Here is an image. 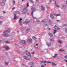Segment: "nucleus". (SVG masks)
Masks as SVG:
<instances>
[{"label":"nucleus","mask_w":67,"mask_h":67,"mask_svg":"<svg viewBox=\"0 0 67 67\" xmlns=\"http://www.w3.org/2000/svg\"><path fill=\"white\" fill-rule=\"evenodd\" d=\"M59 51H60V52H63L64 51V50H63L62 49H60L59 50Z\"/></svg>","instance_id":"obj_32"},{"label":"nucleus","mask_w":67,"mask_h":67,"mask_svg":"<svg viewBox=\"0 0 67 67\" xmlns=\"http://www.w3.org/2000/svg\"><path fill=\"white\" fill-rule=\"evenodd\" d=\"M31 15L32 18V19H36V18L34 17V16H33V14H31Z\"/></svg>","instance_id":"obj_18"},{"label":"nucleus","mask_w":67,"mask_h":67,"mask_svg":"<svg viewBox=\"0 0 67 67\" xmlns=\"http://www.w3.org/2000/svg\"><path fill=\"white\" fill-rule=\"evenodd\" d=\"M17 31V32H19V31Z\"/></svg>","instance_id":"obj_60"},{"label":"nucleus","mask_w":67,"mask_h":67,"mask_svg":"<svg viewBox=\"0 0 67 67\" xmlns=\"http://www.w3.org/2000/svg\"><path fill=\"white\" fill-rule=\"evenodd\" d=\"M27 8L26 7H25L24 8L23 10V14H25L27 12Z\"/></svg>","instance_id":"obj_1"},{"label":"nucleus","mask_w":67,"mask_h":67,"mask_svg":"<svg viewBox=\"0 0 67 67\" xmlns=\"http://www.w3.org/2000/svg\"><path fill=\"white\" fill-rule=\"evenodd\" d=\"M5 48L6 50H8V49H9V48L8 46H7L5 47Z\"/></svg>","instance_id":"obj_26"},{"label":"nucleus","mask_w":67,"mask_h":67,"mask_svg":"<svg viewBox=\"0 0 67 67\" xmlns=\"http://www.w3.org/2000/svg\"><path fill=\"white\" fill-rule=\"evenodd\" d=\"M3 13H5V12L4 11H3Z\"/></svg>","instance_id":"obj_50"},{"label":"nucleus","mask_w":67,"mask_h":67,"mask_svg":"<svg viewBox=\"0 0 67 67\" xmlns=\"http://www.w3.org/2000/svg\"><path fill=\"white\" fill-rule=\"evenodd\" d=\"M9 36V35L5 33L3 35V36L4 37H5V36Z\"/></svg>","instance_id":"obj_10"},{"label":"nucleus","mask_w":67,"mask_h":67,"mask_svg":"<svg viewBox=\"0 0 67 67\" xmlns=\"http://www.w3.org/2000/svg\"><path fill=\"white\" fill-rule=\"evenodd\" d=\"M15 1L14 0H13L12 1V3H13V5H14V4H15Z\"/></svg>","instance_id":"obj_23"},{"label":"nucleus","mask_w":67,"mask_h":67,"mask_svg":"<svg viewBox=\"0 0 67 67\" xmlns=\"http://www.w3.org/2000/svg\"><path fill=\"white\" fill-rule=\"evenodd\" d=\"M48 35L51 37H53V34L51 33H49L48 34Z\"/></svg>","instance_id":"obj_17"},{"label":"nucleus","mask_w":67,"mask_h":67,"mask_svg":"<svg viewBox=\"0 0 67 67\" xmlns=\"http://www.w3.org/2000/svg\"><path fill=\"white\" fill-rule=\"evenodd\" d=\"M30 2H31L32 3H33V1H32V0H30Z\"/></svg>","instance_id":"obj_41"},{"label":"nucleus","mask_w":67,"mask_h":67,"mask_svg":"<svg viewBox=\"0 0 67 67\" xmlns=\"http://www.w3.org/2000/svg\"><path fill=\"white\" fill-rule=\"evenodd\" d=\"M37 3H38V0H36Z\"/></svg>","instance_id":"obj_45"},{"label":"nucleus","mask_w":67,"mask_h":67,"mask_svg":"<svg viewBox=\"0 0 67 67\" xmlns=\"http://www.w3.org/2000/svg\"><path fill=\"white\" fill-rule=\"evenodd\" d=\"M57 56V54H54V56H53L54 58H55Z\"/></svg>","instance_id":"obj_22"},{"label":"nucleus","mask_w":67,"mask_h":67,"mask_svg":"<svg viewBox=\"0 0 67 67\" xmlns=\"http://www.w3.org/2000/svg\"><path fill=\"white\" fill-rule=\"evenodd\" d=\"M63 26H65V27H67V25L66 24L64 25Z\"/></svg>","instance_id":"obj_38"},{"label":"nucleus","mask_w":67,"mask_h":67,"mask_svg":"<svg viewBox=\"0 0 67 67\" xmlns=\"http://www.w3.org/2000/svg\"><path fill=\"white\" fill-rule=\"evenodd\" d=\"M8 64H9V63L8 62H6L5 63V65H8Z\"/></svg>","instance_id":"obj_25"},{"label":"nucleus","mask_w":67,"mask_h":67,"mask_svg":"<svg viewBox=\"0 0 67 67\" xmlns=\"http://www.w3.org/2000/svg\"><path fill=\"white\" fill-rule=\"evenodd\" d=\"M4 42L5 43H10V42H9V40H7V41H4Z\"/></svg>","instance_id":"obj_21"},{"label":"nucleus","mask_w":67,"mask_h":67,"mask_svg":"<svg viewBox=\"0 0 67 67\" xmlns=\"http://www.w3.org/2000/svg\"><path fill=\"white\" fill-rule=\"evenodd\" d=\"M60 14H57L56 15V16H60Z\"/></svg>","instance_id":"obj_33"},{"label":"nucleus","mask_w":67,"mask_h":67,"mask_svg":"<svg viewBox=\"0 0 67 67\" xmlns=\"http://www.w3.org/2000/svg\"><path fill=\"white\" fill-rule=\"evenodd\" d=\"M10 30H11L10 29H7V30H6V32H9L10 31Z\"/></svg>","instance_id":"obj_20"},{"label":"nucleus","mask_w":67,"mask_h":67,"mask_svg":"<svg viewBox=\"0 0 67 67\" xmlns=\"http://www.w3.org/2000/svg\"><path fill=\"white\" fill-rule=\"evenodd\" d=\"M42 22L44 25H47V22L45 21V20H43L41 21Z\"/></svg>","instance_id":"obj_2"},{"label":"nucleus","mask_w":67,"mask_h":67,"mask_svg":"<svg viewBox=\"0 0 67 67\" xmlns=\"http://www.w3.org/2000/svg\"><path fill=\"white\" fill-rule=\"evenodd\" d=\"M31 67H33V66H31Z\"/></svg>","instance_id":"obj_58"},{"label":"nucleus","mask_w":67,"mask_h":67,"mask_svg":"<svg viewBox=\"0 0 67 67\" xmlns=\"http://www.w3.org/2000/svg\"><path fill=\"white\" fill-rule=\"evenodd\" d=\"M6 1V0H3V1L4 2H5Z\"/></svg>","instance_id":"obj_48"},{"label":"nucleus","mask_w":67,"mask_h":67,"mask_svg":"<svg viewBox=\"0 0 67 67\" xmlns=\"http://www.w3.org/2000/svg\"><path fill=\"white\" fill-rule=\"evenodd\" d=\"M57 22H58V21H59V20H57Z\"/></svg>","instance_id":"obj_55"},{"label":"nucleus","mask_w":67,"mask_h":67,"mask_svg":"<svg viewBox=\"0 0 67 67\" xmlns=\"http://www.w3.org/2000/svg\"><path fill=\"white\" fill-rule=\"evenodd\" d=\"M65 47L67 48V46H65Z\"/></svg>","instance_id":"obj_56"},{"label":"nucleus","mask_w":67,"mask_h":67,"mask_svg":"<svg viewBox=\"0 0 67 67\" xmlns=\"http://www.w3.org/2000/svg\"><path fill=\"white\" fill-rule=\"evenodd\" d=\"M27 42L28 43H31L32 42V40L31 39H28Z\"/></svg>","instance_id":"obj_5"},{"label":"nucleus","mask_w":67,"mask_h":67,"mask_svg":"<svg viewBox=\"0 0 67 67\" xmlns=\"http://www.w3.org/2000/svg\"><path fill=\"white\" fill-rule=\"evenodd\" d=\"M47 63H48L49 64V63H51V62L47 61Z\"/></svg>","instance_id":"obj_42"},{"label":"nucleus","mask_w":67,"mask_h":67,"mask_svg":"<svg viewBox=\"0 0 67 67\" xmlns=\"http://www.w3.org/2000/svg\"><path fill=\"white\" fill-rule=\"evenodd\" d=\"M51 20H48V22L49 23H51Z\"/></svg>","instance_id":"obj_24"},{"label":"nucleus","mask_w":67,"mask_h":67,"mask_svg":"<svg viewBox=\"0 0 67 67\" xmlns=\"http://www.w3.org/2000/svg\"><path fill=\"white\" fill-rule=\"evenodd\" d=\"M22 22L19 21V25H22Z\"/></svg>","instance_id":"obj_28"},{"label":"nucleus","mask_w":67,"mask_h":67,"mask_svg":"<svg viewBox=\"0 0 67 67\" xmlns=\"http://www.w3.org/2000/svg\"><path fill=\"white\" fill-rule=\"evenodd\" d=\"M15 13L16 14H19L20 13L18 11H16L15 12Z\"/></svg>","instance_id":"obj_31"},{"label":"nucleus","mask_w":67,"mask_h":67,"mask_svg":"<svg viewBox=\"0 0 67 67\" xmlns=\"http://www.w3.org/2000/svg\"><path fill=\"white\" fill-rule=\"evenodd\" d=\"M64 57L65 59H67V55H65Z\"/></svg>","instance_id":"obj_39"},{"label":"nucleus","mask_w":67,"mask_h":67,"mask_svg":"<svg viewBox=\"0 0 67 67\" xmlns=\"http://www.w3.org/2000/svg\"><path fill=\"white\" fill-rule=\"evenodd\" d=\"M47 63V61H44V63Z\"/></svg>","instance_id":"obj_46"},{"label":"nucleus","mask_w":67,"mask_h":67,"mask_svg":"<svg viewBox=\"0 0 67 67\" xmlns=\"http://www.w3.org/2000/svg\"><path fill=\"white\" fill-rule=\"evenodd\" d=\"M37 22L38 23H40V21L38 20H37Z\"/></svg>","instance_id":"obj_37"},{"label":"nucleus","mask_w":67,"mask_h":67,"mask_svg":"<svg viewBox=\"0 0 67 67\" xmlns=\"http://www.w3.org/2000/svg\"><path fill=\"white\" fill-rule=\"evenodd\" d=\"M38 47V44L37 43L36 44V45L34 46V47L36 48H37V47Z\"/></svg>","instance_id":"obj_19"},{"label":"nucleus","mask_w":67,"mask_h":67,"mask_svg":"<svg viewBox=\"0 0 67 67\" xmlns=\"http://www.w3.org/2000/svg\"><path fill=\"white\" fill-rule=\"evenodd\" d=\"M1 23H2V22H1V21H0V24H1Z\"/></svg>","instance_id":"obj_57"},{"label":"nucleus","mask_w":67,"mask_h":67,"mask_svg":"<svg viewBox=\"0 0 67 67\" xmlns=\"http://www.w3.org/2000/svg\"><path fill=\"white\" fill-rule=\"evenodd\" d=\"M22 19L21 18H20L19 22H22Z\"/></svg>","instance_id":"obj_36"},{"label":"nucleus","mask_w":67,"mask_h":67,"mask_svg":"<svg viewBox=\"0 0 67 67\" xmlns=\"http://www.w3.org/2000/svg\"><path fill=\"white\" fill-rule=\"evenodd\" d=\"M52 65L53 66H55V65H56V64L55 63H54V62H52Z\"/></svg>","instance_id":"obj_30"},{"label":"nucleus","mask_w":67,"mask_h":67,"mask_svg":"<svg viewBox=\"0 0 67 67\" xmlns=\"http://www.w3.org/2000/svg\"><path fill=\"white\" fill-rule=\"evenodd\" d=\"M30 29L29 28H27V29L26 31V33H29V32H30Z\"/></svg>","instance_id":"obj_13"},{"label":"nucleus","mask_w":67,"mask_h":67,"mask_svg":"<svg viewBox=\"0 0 67 67\" xmlns=\"http://www.w3.org/2000/svg\"><path fill=\"white\" fill-rule=\"evenodd\" d=\"M49 30H50V28H49Z\"/></svg>","instance_id":"obj_61"},{"label":"nucleus","mask_w":67,"mask_h":67,"mask_svg":"<svg viewBox=\"0 0 67 67\" xmlns=\"http://www.w3.org/2000/svg\"><path fill=\"white\" fill-rule=\"evenodd\" d=\"M41 67H44V66L43 65H42L41 66Z\"/></svg>","instance_id":"obj_51"},{"label":"nucleus","mask_w":67,"mask_h":67,"mask_svg":"<svg viewBox=\"0 0 67 67\" xmlns=\"http://www.w3.org/2000/svg\"><path fill=\"white\" fill-rule=\"evenodd\" d=\"M31 10H32L31 14H33V12H34L35 11V8L34 7H32L31 9Z\"/></svg>","instance_id":"obj_4"},{"label":"nucleus","mask_w":67,"mask_h":67,"mask_svg":"<svg viewBox=\"0 0 67 67\" xmlns=\"http://www.w3.org/2000/svg\"><path fill=\"white\" fill-rule=\"evenodd\" d=\"M58 42L59 43L61 44V43H62V41H61V40H59L58 41Z\"/></svg>","instance_id":"obj_35"},{"label":"nucleus","mask_w":67,"mask_h":67,"mask_svg":"<svg viewBox=\"0 0 67 67\" xmlns=\"http://www.w3.org/2000/svg\"><path fill=\"white\" fill-rule=\"evenodd\" d=\"M56 2H55V6L57 7V8H59V5L57 4H56Z\"/></svg>","instance_id":"obj_15"},{"label":"nucleus","mask_w":67,"mask_h":67,"mask_svg":"<svg viewBox=\"0 0 67 67\" xmlns=\"http://www.w3.org/2000/svg\"><path fill=\"white\" fill-rule=\"evenodd\" d=\"M50 17L51 19H54V16L52 14H50Z\"/></svg>","instance_id":"obj_11"},{"label":"nucleus","mask_w":67,"mask_h":67,"mask_svg":"<svg viewBox=\"0 0 67 67\" xmlns=\"http://www.w3.org/2000/svg\"><path fill=\"white\" fill-rule=\"evenodd\" d=\"M32 38L33 39H34V40H36V37L34 36H33L32 37Z\"/></svg>","instance_id":"obj_27"},{"label":"nucleus","mask_w":67,"mask_h":67,"mask_svg":"<svg viewBox=\"0 0 67 67\" xmlns=\"http://www.w3.org/2000/svg\"><path fill=\"white\" fill-rule=\"evenodd\" d=\"M1 42V41L0 40V42Z\"/></svg>","instance_id":"obj_62"},{"label":"nucleus","mask_w":67,"mask_h":67,"mask_svg":"<svg viewBox=\"0 0 67 67\" xmlns=\"http://www.w3.org/2000/svg\"><path fill=\"white\" fill-rule=\"evenodd\" d=\"M1 4L2 6H3V5H4V2H3L2 3H1Z\"/></svg>","instance_id":"obj_29"},{"label":"nucleus","mask_w":67,"mask_h":67,"mask_svg":"<svg viewBox=\"0 0 67 67\" xmlns=\"http://www.w3.org/2000/svg\"><path fill=\"white\" fill-rule=\"evenodd\" d=\"M50 41H54V40L53 39H50Z\"/></svg>","instance_id":"obj_40"},{"label":"nucleus","mask_w":67,"mask_h":67,"mask_svg":"<svg viewBox=\"0 0 67 67\" xmlns=\"http://www.w3.org/2000/svg\"><path fill=\"white\" fill-rule=\"evenodd\" d=\"M26 54L27 56H30V57L31 56V55L30 54V52L27 51H26Z\"/></svg>","instance_id":"obj_3"},{"label":"nucleus","mask_w":67,"mask_h":67,"mask_svg":"<svg viewBox=\"0 0 67 67\" xmlns=\"http://www.w3.org/2000/svg\"><path fill=\"white\" fill-rule=\"evenodd\" d=\"M23 1H24V0H22Z\"/></svg>","instance_id":"obj_63"},{"label":"nucleus","mask_w":67,"mask_h":67,"mask_svg":"<svg viewBox=\"0 0 67 67\" xmlns=\"http://www.w3.org/2000/svg\"><path fill=\"white\" fill-rule=\"evenodd\" d=\"M54 30H58L59 29H60V28L58 27L56 25L54 27Z\"/></svg>","instance_id":"obj_6"},{"label":"nucleus","mask_w":67,"mask_h":67,"mask_svg":"<svg viewBox=\"0 0 67 67\" xmlns=\"http://www.w3.org/2000/svg\"><path fill=\"white\" fill-rule=\"evenodd\" d=\"M22 44L23 45H25L26 44V41L25 40H22Z\"/></svg>","instance_id":"obj_9"},{"label":"nucleus","mask_w":67,"mask_h":67,"mask_svg":"<svg viewBox=\"0 0 67 67\" xmlns=\"http://www.w3.org/2000/svg\"><path fill=\"white\" fill-rule=\"evenodd\" d=\"M29 3H27V6H29Z\"/></svg>","instance_id":"obj_47"},{"label":"nucleus","mask_w":67,"mask_h":67,"mask_svg":"<svg viewBox=\"0 0 67 67\" xmlns=\"http://www.w3.org/2000/svg\"><path fill=\"white\" fill-rule=\"evenodd\" d=\"M15 9V8H12V10H14V9Z\"/></svg>","instance_id":"obj_53"},{"label":"nucleus","mask_w":67,"mask_h":67,"mask_svg":"<svg viewBox=\"0 0 67 67\" xmlns=\"http://www.w3.org/2000/svg\"><path fill=\"white\" fill-rule=\"evenodd\" d=\"M5 55H6L7 56H8V53H7V52L5 53Z\"/></svg>","instance_id":"obj_44"},{"label":"nucleus","mask_w":67,"mask_h":67,"mask_svg":"<svg viewBox=\"0 0 67 67\" xmlns=\"http://www.w3.org/2000/svg\"><path fill=\"white\" fill-rule=\"evenodd\" d=\"M65 31L66 33H67V29L65 30Z\"/></svg>","instance_id":"obj_43"},{"label":"nucleus","mask_w":67,"mask_h":67,"mask_svg":"<svg viewBox=\"0 0 67 67\" xmlns=\"http://www.w3.org/2000/svg\"><path fill=\"white\" fill-rule=\"evenodd\" d=\"M4 33H5V32H4Z\"/></svg>","instance_id":"obj_64"},{"label":"nucleus","mask_w":67,"mask_h":67,"mask_svg":"<svg viewBox=\"0 0 67 67\" xmlns=\"http://www.w3.org/2000/svg\"><path fill=\"white\" fill-rule=\"evenodd\" d=\"M30 23V21H24L23 22L24 24H29Z\"/></svg>","instance_id":"obj_8"},{"label":"nucleus","mask_w":67,"mask_h":67,"mask_svg":"<svg viewBox=\"0 0 67 67\" xmlns=\"http://www.w3.org/2000/svg\"><path fill=\"white\" fill-rule=\"evenodd\" d=\"M31 54H34V52H31Z\"/></svg>","instance_id":"obj_49"},{"label":"nucleus","mask_w":67,"mask_h":67,"mask_svg":"<svg viewBox=\"0 0 67 67\" xmlns=\"http://www.w3.org/2000/svg\"><path fill=\"white\" fill-rule=\"evenodd\" d=\"M44 65H46V64H44Z\"/></svg>","instance_id":"obj_59"},{"label":"nucleus","mask_w":67,"mask_h":67,"mask_svg":"<svg viewBox=\"0 0 67 67\" xmlns=\"http://www.w3.org/2000/svg\"><path fill=\"white\" fill-rule=\"evenodd\" d=\"M23 57L24 59L27 60H30V58L26 57V56H23Z\"/></svg>","instance_id":"obj_7"},{"label":"nucleus","mask_w":67,"mask_h":67,"mask_svg":"<svg viewBox=\"0 0 67 67\" xmlns=\"http://www.w3.org/2000/svg\"><path fill=\"white\" fill-rule=\"evenodd\" d=\"M46 44L48 46V47L50 46L51 45V43H48V42H46Z\"/></svg>","instance_id":"obj_12"},{"label":"nucleus","mask_w":67,"mask_h":67,"mask_svg":"<svg viewBox=\"0 0 67 67\" xmlns=\"http://www.w3.org/2000/svg\"><path fill=\"white\" fill-rule=\"evenodd\" d=\"M16 18H17V16H16V14H15V15L14 17V20H15L16 19Z\"/></svg>","instance_id":"obj_16"},{"label":"nucleus","mask_w":67,"mask_h":67,"mask_svg":"<svg viewBox=\"0 0 67 67\" xmlns=\"http://www.w3.org/2000/svg\"><path fill=\"white\" fill-rule=\"evenodd\" d=\"M66 4H67V1H66Z\"/></svg>","instance_id":"obj_54"},{"label":"nucleus","mask_w":67,"mask_h":67,"mask_svg":"<svg viewBox=\"0 0 67 67\" xmlns=\"http://www.w3.org/2000/svg\"><path fill=\"white\" fill-rule=\"evenodd\" d=\"M54 32H53V34L54 35H55V33H56V30H54L53 31Z\"/></svg>","instance_id":"obj_34"},{"label":"nucleus","mask_w":67,"mask_h":67,"mask_svg":"<svg viewBox=\"0 0 67 67\" xmlns=\"http://www.w3.org/2000/svg\"><path fill=\"white\" fill-rule=\"evenodd\" d=\"M40 62L41 63H42L43 62V61H40Z\"/></svg>","instance_id":"obj_52"},{"label":"nucleus","mask_w":67,"mask_h":67,"mask_svg":"<svg viewBox=\"0 0 67 67\" xmlns=\"http://www.w3.org/2000/svg\"><path fill=\"white\" fill-rule=\"evenodd\" d=\"M41 8H41V10L42 11H45V8L43 7V6H41Z\"/></svg>","instance_id":"obj_14"}]
</instances>
